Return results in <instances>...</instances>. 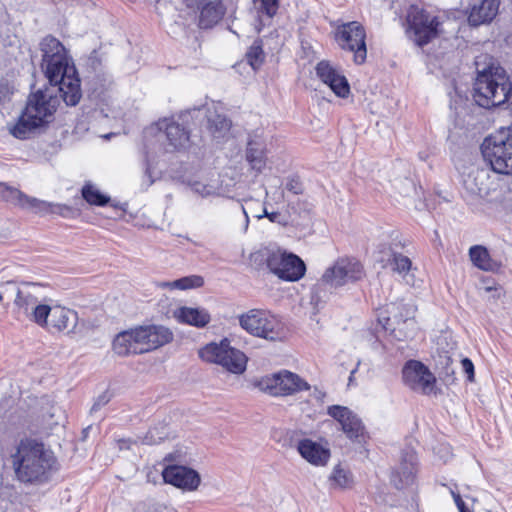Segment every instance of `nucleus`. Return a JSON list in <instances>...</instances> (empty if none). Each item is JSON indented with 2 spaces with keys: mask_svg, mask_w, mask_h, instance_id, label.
Instances as JSON below:
<instances>
[{
  "mask_svg": "<svg viewBox=\"0 0 512 512\" xmlns=\"http://www.w3.org/2000/svg\"><path fill=\"white\" fill-rule=\"evenodd\" d=\"M39 49L42 54L40 67L50 87L34 93V130L54 120L60 104L58 92L67 106H76L82 97L76 67L62 43L53 36H46Z\"/></svg>",
  "mask_w": 512,
  "mask_h": 512,
  "instance_id": "obj_1",
  "label": "nucleus"
},
{
  "mask_svg": "<svg viewBox=\"0 0 512 512\" xmlns=\"http://www.w3.org/2000/svg\"><path fill=\"white\" fill-rule=\"evenodd\" d=\"M512 86L505 70L493 63L477 70L474 100L483 108H492L508 102Z\"/></svg>",
  "mask_w": 512,
  "mask_h": 512,
  "instance_id": "obj_2",
  "label": "nucleus"
},
{
  "mask_svg": "<svg viewBox=\"0 0 512 512\" xmlns=\"http://www.w3.org/2000/svg\"><path fill=\"white\" fill-rule=\"evenodd\" d=\"M254 262H265L270 272L285 281H297L306 271L304 262L295 254L279 247H263L251 254Z\"/></svg>",
  "mask_w": 512,
  "mask_h": 512,
  "instance_id": "obj_3",
  "label": "nucleus"
},
{
  "mask_svg": "<svg viewBox=\"0 0 512 512\" xmlns=\"http://www.w3.org/2000/svg\"><path fill=\"white\" fill-rule=\"evenodd\" d=\"M165 137L167 144L164 147L166 152L186 149L190 144V132L188 128L179 121L168 118L159 120L144 130V149L156 152L155 144Z\"/></svg>",
  "mask_w": 512,
  "mask_h": 512,
  "instance_id": "obj_4",
  "label": "nucleus"
},
{
  "mask_svg": "<svg viewBox=\"0 0 512 512\" xmlns=\"http://www.w3.org/2000/svg\"><path fill=\"white\" fill-rule=\"evenodd\" d=\"M481 152L492 170L498 174L512 175V131L500 129L486 137Z\"/></svg>",
  "mask_w": 512,
  "mask_h": 512,
  "instance_id": "obj_5",
  "label": "nucleus"
},
{
  "mask_svg": "<svg viewBox=\"0 0 512 512\" xmlns=\"http://www.w3.org/2000/svg\"><path fill=\"white\" fill-rule=\"evenodd\" d=\"M416 308L414 305L403 301L386 305L378 315V322L385 330L399 341H404L414 336L416 322L414 319Z\"/></svg>",
  "mask_w": 512,
  "mask_h": 512,
  "instance_id": "obj_6",
  "label": "nucleus"
},
{
  "mask_svg": "<svg viewBox=\"0 0 512 512\" xmlns=\"http://www.w3.org/2000/svg\"><path fill=\"white\" fill-rule=\"evenodd\" d=\"M34 322L51 334H70L77 326L78 314L76 311L48 299L45 303L34 307Z\"/></svg>",
  "mask_w": 512,
  "mask_h": 512,
  "instance_id": "obj_7",
  "label": "nucleus"
},
{
  "mask_svg": "<svg viewBox=\"0 0 512 512\" xmlns=\"http://www.w3.org/2000/svg\"><path fill=\"white\" fill-rule=\"evenodd\" d=\"M239 325L250 335L268 341L284 338V327L280 319L268 310L251 309L239 315Z\"/></svg>",
  "mask_w": 512,
  "mask_h": 512,
  "instance_id": "obj_8",
  "label": "nucleus"
},
{
  "mask_svg": "<svg viewBox=\"0 0 512 512\" xmlns=\"http://www.w3.org/2000/svg\"><path fill=\"white\" fill-rule=\"evenodd\" d=\"M407 23L410 37L420 47L427 45L443 32V17L416 5L410 6Z\"/></svg>",
  "mask_w": 512,
  "mask_h": 512,
  "instance_id": "obj_9",
  "label": "nucleus"
},
{
  "mask_svg": "<svg viewBox=\"0 0 512 512\" xmlns=\"http://www.w3.org/2000/svg\"><path fill=\"white\" fill-rule=\"evenodd\" d=\"M335 40L341 49L353 53L354 63L363 64L367 57L366 31L361 23L351 21L339 25Z\"/></svg>",
  "mask_w": 512,
  "mask_h": 512,
  "instance_id": "obj_10",
  "label": "nucleus"
},
{
  "mask_svg": "<svg viewBox=\"0 0 512 512\" xmlns=\"http://www.w3.org/2000/svg\"><path fill=\"white\" fill-rule=\"evenodd\" d=\"M364 277L362 264L354 258H339L327 268L321 282L333 288L355 283Z\"/></svg>",
  "mask_w": 512,
  "mask_h": 512,
  "instance_id": "obj_11",
  "label": "nucleus"
},
{
  "mask_svg": "<svg viewBox=\"0 0 512 512\" xmlns=\"http://www.w3.org/2000/svg\"><path fill=\"white\" fill-rule=\"evenodd\" d=\"M60 470V463L53 450L43 443L34 442V486L53 482Z\"/></svg>",
  "mask_w": 512,
  "mask_h": 512,
  "instance_id": "obj_12",
  "label": "nucleus"
},
{
  "mask_svg": "<svg viewBox=\"0 0 512 512\" xmlns=\"http://www.w3.org/2000/svg\"><path fill=\"white\" fill-rule=\"evenodd\" d=\"M260 387L274 396L290 395L310 388L306 381L289 371H283L262 379Z\"/></svg>",
  "mask_w": 512,
  "mask_h": 512,
  "instance_id": "obj_13",
  "label": "nucleus"
},
{
  "mask_svg": "<svg viewBox=\"0 0 512 512\" xmlns=\"http://www.w3.org/2000/svg\"><path fill=\"white\" fill-rule=\"evenodd\" d=\"M403 381L410 389L430 394L434 391L436 378L423 363L410 360L402 370Z\"/></svg>",
  "mask_w": 512,
  "mask_h": 512,
  "instance_id": "obj_14",
  "label": "nucleus"
},
{
  "mask_svg": "<svg viewBox=\"0 0 512 512\" xmlns=\"http://www.w3.org/2000/svg\"><path fill=\"white\" fill-rule=\"evenodd\" d=\"M186 9L198 17V25L202 29L217 24L225 13L221 0H183Z\"/></svg>",
  "mask_w": 512,
  "mask_h": 512,
  "instance_id": "obj_15",
  "label": "nucleus"
},
{
  "mask_svg": "<svg viewBox=\"0 0 512 512\" xmlns=\"http://www.w3.org/2000/svg\"><path fill=\"white\" fill-rule=\"evenodd\" d=\"M135 343L138 345V351L141 354L155 350L167 343H169L172 338V332L160 325H146L139 326L133 329Z\"/></svg>",
  "mask_w": 512,
  "mask_h": 512,
  "instance_id": "obj_16",
  "label": "nucleus"
},
{
  "mask_svg": "<svg viewBox=\"0 0 512 512\" xmlns=\"http://www.w3.org/2000/svg\"><path fill=\"white\" fill-rule=\"evenodd\" d=\"M418 473V457L414 450L405 449L401 452L400 461L391 472L390 481L397 489L412 486Z\"/></svg>",
  "mask_w": 512,
  "mask_h": 512,
  "instance_id": "obj_17",
  "label": "nucleus"
},
{
  "mask_svg": "<svg viewBox=\"0 0 512 512\" xmlns=\"http://www.w3.org/2000/svg\"><path fill=\"white\" fill-rule=\"evenodd\" d=\"M327 414L339 422L349 439L357 442L364 439L365 427L361 419L348 407L332 405L328 407Z\"/></svg>",
  "mask_w": 512,
  "mask_h": 512,
  "instance_id": "obj_18",
  "label": "nucleus"
},
{
  "mask_svg": "<svg viewBox=\"0 0 512 512\" xmlns=\"http://www.w3.org/2000/svg\"><path fill=\"white\" fill-rule=\"evenodd\" d=\"M11 458L17 480L22 483H32V440L29 438L21 440Z\"/></svg>",
  "mask_w": 512,
  "mask_h": 512,
  "instance_id": "obj_19",
  "label": "nucleus"
},
{
  "mask_svg": "<svg viewBox=\"0 0 512 512\" xmlns=\"http://www.w3.org/2000/svg\"><path fill=\"white\" fill-rule=\"evenodd\" d=\"M463 187L467 193L482 199H488L495 191L494 182L490 180L485 169L472 168L463 178Z\"/></svg>",
  "mask_w": 512,
  "mask_h": 512,
  "instance_id": "obj_20",
  "label": "nucleus"
},
{
  "mask_svg": "<svg viewBox=\"0 0 512 512\" xmlns=\"http://www.w3.org/2000/svg\"><path fill=\"white\" fill-rule=\"evenodd\" d=\"M318 78L335 93L336 96L345 98L350 93L349 83L338 69L328 61H320L316 66Z\"/></svg>",
  "mask_w": 512,
  "mask_h": 512,
  "instance_id": "obj_21",
  "label": "nucleus"
},
{
  "mask_svg": "<svg viewBox=\"0 0 512 512\" xmlns=\"http://www.w3.org/2000/svg\"><path fill=\"white\" fill-rule=\"evenodd\" d=\"M162 476L166 483L189 491L196 490L200 484L199 474L185 466H168L163 470Z\"/></svg>",
  "mask_w": 512,
  "mask_h": 512,
  "instance_id": "obj_22",
  "label": "nucleus"
},
{
  "mask_svg": "<svg viewBox=\"0 0 512 512\" xmlns=\"http://www.w3.org/2000/svg\"><path fill=\"white\" fill-rule=\"evenodd\" d=\"M500 0H471L468 22L479 26L491 22L498 13Z\"/></svg>",
  "mask_w": 512,
  "mask_h": 512,
  "instance_id": "obj_23",
  "label": "nucleus"
},
{
  "mask_svg": "<svg viewBox=\"0 0 512 512\" xmlns=\"http://www.w3.org/2000/svg\"><path fill=\"white\" fill-rule=\"evenodd\" d=\"M297 451L302 458L314 466H325L330 458V450L327 446L307 438L298 442Z\"/></svg>",
  "mask_w": 512,
  "mask_h": 512,
  "instance_id": "obj_24",
  "label": "nucleus"
},
{
  "mask_svg": "<svg viewBox=\"0 0 512 512\" xmlns=\"http://www.w3.org/2000/svg\"><path fill=\"white\" fill-rule=\"evenodd\" d=\"M37 413L38 424L40 429L45 433L52 431L65 418L64 411L61 407L54 405L53 402L46 397L41 399V407L38 409Z\"/></svg>",
  "mask_w": 512,
  "mask_h": 512,
  "instance_id": "obj_25",
  "label": "nucleus"
},
{
  "mask_svg": "<svg viewBox=\"0 0 512 512\" xmlns=\"http://www.w3.org/2000/svg\"><path fill=\"white\" fill-rule=\"evenodd\" d=\"M469 257L473 265L483 271L496 272L502 266V262L493 257L488 249L482 245L470 247Z\"/></svg>",
  "mask_w": 512,
  "mask_h": 512,
  "instance_id": "obj_26",
  "label": "nucleus"
},
{
  "mask_svg": "<svg viewBox=\"0 0 512 512\" xmlns=\"http://www.w3.org/2000/svg\"><path fill=\"white\" fill-rule=\"evenodd\" d=\"M230 347V341L227 338H224L219 343H208L199 349L198 355L205 362L221 366L222 364H226L224 359Z\"/></svg>",
  "mask_w": 512,
  "mask_h": 512,
  "instance_id": "obj_27",
  "label": "nucleus"
},
{
  "mask_svg": "<svg viewBox=\"0 0 512 512\" xmlns=\"http://www.w3.org/2000/svg\"><path fill=\"white\" fill-rule=\"evenodd\" d=\"M230 347V341L227 338H224L219 343H208L199 349L198 355L205 362L221 366L222 364H226L224 359Z\"/></svg>",
  "mask_w": 512,
  "mask_h": 512,
  "instance_id": "obj_28",
  "label": "nucleus"
},
{
  "mask_svg": "<svg viewBox=\"0 0 512 512\" xmlns=\"http://www.w3.org/2000/svg\"><path fill=\"white\" fill-rule=\"evenodd\" d=\"M245 158L250 168L258 173L266 166V149L263 142L251 139L247 143Z\"/></svg>",
  "mask_w": 512,
  "mask_h": 512,
  "instance_id": "obj_29",
  "label": "nucleus"
},
{
  "mask_svg": "<svg viewBox=\"0 0 512 512\" xmlns=\"http://www.w3.org/2000/svg\"><path fill=\"white\" fill-rule=\"evenodd\" d=\"M207 129L211 137L215 140H221L226 137L231 128V122L225 115L216 111L207 110Z\"/></svg>",
  "mask_w": 512,
  "mask_h": 512,
  "instance_id": "obj_30",
  "label": "nucleus"
},
{
  "mask_svg": "<svg viewBox=\"0 0 512 512\" xmlns=\"http://www.w3.org/2000/svg\"><path fill=\"white\" fill-rule=\"evenodd\" d=\"M32 105V91L27 97L26 107L18 121L9 127L10 133L18 139H27L32 133V114L29 109Z\"/></svg>",
  "mask_w": 512,
  "mask_h": 512,
  "instance_id": "obj_31",
  "label": "nucleus"
},
{
  "mask_svg": "<svg viewBox=\"0 0 512 512\" xmlns=\"http://www.w3.org/2000/svg\"><path fill=\"white\" fill-rule=\"evenodd\" d=\"M177 319L196 327H204L210 321V315L205 309L181 307L175 312Z\"/></svg>",
  "mask_w": 512,
  "mask_h": 512,
  "instance_id": "obj_32",
  "label": "nucleus"
},
{
  "mask_svg": "<svg viewBox=\"0 0 512 512\" xmlns=\"http://www.w3.org/2000/svg\"><path fill=\"white\" fill-rule=\"evenodd\" d=\"M135 339L133 329L118 333L113 340V351L119 356L141 354Z\"/></svg>",
  "mask_w": 512,
  "mask_h": 512,
  "instance_id": "obj_33",
  "label": "nucleus"
},
{
  "mask_svg": "<svg viewBox=\"0 0 512 512\" xmlns=\"http://www.w3.org/2000/svg\"><path fill=\"white\" fill-rule=\"evenodd\" d=\"M224 361L226 364H222L221 367L225 370L233 374H242L246 370L248 358L243 352L231 346Z\"/></svg>",
  "mask_w": 512,
  "mask_h": 512,
  "instance_id": "obj_34",
  "label": "nucleus"
},
{
  "mask_svg": "<svg viewBox=\"0 0 512 512\" xmlns=\"http://www.w3.org/2000/svg\"><path fill=\"white\" fill-rule=\"evenodd\" d=\"M0 200L20 207H25L30 204L28 196L23 194L20 190L8 186L4 182H0Z\"/></svg>",
  "mask_w": 512,
  "mask_h": 512,
  "instance_id": "obj_35",
  "label": "nucleus"
},
{
  "mask_svg": "<svg viewBox=\"0 0 512 512\" xmlns=\"http://www.w3.org/2000/svg\"><path fill=\"white\" fill-rule=\"evenodd\" d=\"M204 281L201 276L191 275L183 277L174 281H167L159 283L161 288L187 290L191 288H198L203 285Z\"/></svg>",
  "mask_w": 512,
  "mask_h": 512,
  "instance_id": "obj_36",
  "label": "nucleus"
},
{
  "mask_svg": "<svg viewBox=\"0 0 512 512\" xmlns=\"http://www.w3.org/2000/svg\"><path fill=\"white\" fill-rule=\"evenodd\" d=\"M392 262L394 265L393 270L402 275L407 284L414 285L413 274H410L411 260L407 256L395 253Z\"/></svg>",
  "mask_w": 512,
  "mask_h": 512,
  "instance_id": "obj_37",
  "label": "nucleus"
},
{
  "mask_svg": "<svg viewBox=\"0 0 512 512\" xmlns=\"http://www.w3.org/2000/svg\"><path fill=\"white\" fill-rule=\"evenodd\" d=\"M330 485L333 488H349L353 484L352 474L337 465L333 468L331 475L329 476Z\"/></svg>",
  "mask_w": 512,
  "mask_h": 512,
  "instance_id": "obj_38",
  "label": "nucleus"
},
{
  "mask_svg": "<svg viewBox=\"0 0 512 512\" xmlns=\"http://www.w3.org/2000/svg\"><path fill=\"white\" fill-rule=\"evenodd\" d=\"M82 196L89 204L97 206H105L110 200L108 196L102 194L95 186L89 183L83 186Z\"/></svg>",
  "mask_w": 512,
  "mask_h": 512,
  "instance_id": "obj_39",
  "label": "nucleus"
},
{
  "mask_svg": "<svg viewBox=\"0 0 512 512\" xmlns=\"http://www.w3.org/2000/svg\"><path fill=\"white\" fill-rule=\"evenodd\" d=\"M187 184L192 192L203 198L218 194V188L215 185L200 179L188 180Z\"/></svg>",
  "mask_w": 512,
  "mask_h": 512,
  "instance_id": "obj_40",
  "label": "nucleus"
},
{
  "mask_svg": "<svg viewBox=\"0 0 512 512\" xmlns=\"http://www.w3.org/2000/svg\"><path fill=\"white\" fill-rule=\"evenodd\" d=\"M246 59L249 65L256 70L264 62L265 54L263 52L262 43L260 40H256L249 47L246 52Z\"/></svg>",
  "mask_w": 512,
  "mask_h": 512,
  "instance_id": "obj_41",
  "label": "nucleus"
},
{
  "mask_svg": "<svg viewBox=\"0 0 512 512\" xmlns=\"http://www.w3.org/2000/svg\"><path fill=\"white\" fill-rule=\"evenodd\" d=\"M151 152L148 149L144 150V165L145 171L141 179L140 188L141 190H147L155 181L152 172V164H151Z\"/></svg>",
  "mask_w": 512,
  "mask_h": 512,
  "instance_id": "obj_42",
  "label": "nucleus"
},
{
  "mask_svg": "<svg viewBox=\"0 0 512 512\" xmlns=\"http://www.w3.org/2000/svg\"><path fill=\"white\" fill-rule=\"evenodd\" d=\"M30 301L29 284L24 283L17 289L15 303L19 308H23L24 312H28V305Z\"/></svg>",
  "mask_w": 512,
  "mask_h": 512,
  "instance_id": "obj_43",
  "label": "nucleus"
},
{
  "mask_svg": "<svg viewBox=\"0 0 512 512\" xmlns=\"http://www.w3.org/2000/svg\"><path fill=\"white\" fill-rule=\"evenodd\" d=\"M259 11L267 15L268 18H272L278 10V0H258Z\"/></svg>",
  "mask_w": 512,
  "mask_h": 512,
  "instance_id": "obj_44",
  "label": "nucleus"
},
{
  "mask_svg": "<svg viewBox=\"0 0 512 512\" xmlns=\"http://www.w3.org/2000/svg\"><path fill=\"white\" fill-rule=\"evenodd\" d=\"M286 189L293 194H301L303 191L302 183L298 177L289 178L286 183Z\"/></svg>",
  "mask_w": 512,
  "mask_h": 512,
  "instance_id": "obj_45",
  "label": "nucleus"
},
{
  "mask_svg": "<svg viewBox=\"0 0 512 512\" xmlns=\"http://www.w3.org/2000/svg\"><path fill=\"white\" fill-rule=\"evenodd\" d=\"M109 401H110V394H109L107 391L103 392L102 394H100V395L96 398V400H95V402H94V404H93V406H92V408H91V411H92V412H95V411H97V410L101 409V408H102L103 406H105Z\"/></svg>",
  "mask_w": 512,
  "mask_h": 512,
  "instance_id": "obj_46",
  "label": "nucleus"
},
{
  "mask_svg": "<svg viewBox=\"0 0 512 512\" xmlns=\"http://www.w3.org/2000/svg\"><path fill=\"white\" fill-rule=\"evenodd\" d=\"M463 371L468 375L470 381L474 378V365L468 358H464L461 361Z\"/></svg>",
  "mask_w": 512,
  "mask_h": 512,
  "instance_id": "obj_47",
  "label": "nucleus"
},
{
  "mask_svg": "<svg viewBox=\"0 0 512 512\" xmlns=\"http://www.w3.org/2000/svg\"><path fill=\"white\" fill-rule=\"evenodd\" d=\"M451 494H452V497L455 501V504L457 505L458 509L460 512L462 511H466V507H465V503L463 502L461 496L459 495V493H456L454 491H451Z\"/></svg>",
  "mask_w": 512,
  "mask_h": 512,
  "instance_id": "obj_48",
  "label": "nucleus"
},
{
  "mask_svg": "<svg viewBox=\"0 0 512 512\" xmlns=\"http://www.w3.org/2000/svg\"><path fill=\"white\" fill-rule=\"evenodd\" d=\"M4 84L3 82H0V101H4L9 95L13 94V87H8V85H5V92L3 91Z\"/></svg>",
  "mask_w": 512,
  "mask_h": 512,
  "instance_id": "obj_49",
  "label": "nucleus"
},
{
  "mask_svg": "<svg viewBox=\"0 0 512 512\" xmlns=\"http://www.w3.org/2000/svg\"><path fill=\"white\" fill-rule=\"evenodd\" d=\"M267 218L273 223H285L284 221H282V216L279 212H271L270 214H267Z\"/></svg>",
  "mask_w": 512,
  "mask_h": 512,
  "instance_id": "obj_50",
  "label": "nucleus"
},
{
  "mask_svg": "<svg viewBox=\"0 0 512 512\" xmlns=\"http://www.w3.org/2000/svg\"><path fill=\"white\" fill-rule=\"evenodd\" d=\"M135 443L131 439H119L117 440V444L120 450L130 449V446Z\"/></svg>",
  "mask_w": 512,
  "mask_h": 512,
  "instance_id": "obj_51",
  "label": "nucleus"
},
{
  "mask_svg": "<svg viewBox=\"0 0 512 512\" xmlns=\"http://www.w3.org/2000/svg\"><path fill=\"white\" fill-rule=\"evenodd\" d=\"M149 435H147L144 439V443L146 444H156L157 443V440L153 437V434H152V431H149L148 433Z\"/></svg>",
  "mask_w": 512,
  "mask_h": 512,
  "instance_id": "obj_52",
  "label": "nucleus"
},
{
  "mask_svg": "<svg viewBox=\"0 0 512 512\" xmlns=\"http://www.w3.org/2000/svg\"><path fill=\"white\" fill-rule=\"evenodd\" d=\"M242 211H243V214H244V226H243V232H246L247 229H248V226H249V216L245 210V208L242 206Z\"/></svg>",
  "mask_w": 512,
  "mask_h": 512,
  "instance_id": "obj_53",
  "label": "nucleus"
},
{
  "mask_svg": "<svg viewBox=\"0 0 512 512\" xmlns=\"http://www.w3.org/2000/svg\"><path fill=\"white\" fill-rule=\"evenodd\" d=\"M324 396H325V394L323 392L318 391L317 389H315V398L317 400H322Z\"/></svg>",
  "mask_w": 512,
  "mask_h": 512,
  "instance_id": "obj_54",
  "label": "nucleus"
},
{
  "mask_svg": "<svg viewBox=\"0 0 512 512\" xmlns=\"http://www.w3.org/2000/svg\"><path fill=\"white\" fill-rule=\"evenodd\" d=\"M356 372V369L352 370L349 376V384L354 380V374Z\"/></svg>",
  "mask_w": 512,
  "mask_h": 512,
  "instance_id": "obj_55",
  "label": "nucleus"
},
{
  "mask_svg": "<svg viewBox=\"0 0 512 512\" xmlns=\"http://www.w3.org/2000/svg\"><path fill=\"white\" fill-rule=\"evenodd\" d=\"M271 212H268L266 208L263 210V215H258L257 217L260 219L262 217H267V214H270Z\"/></svg>",
  "mask_w": 512,
  "mask_h": 512,
  "instance_id": "obj_56",
  "label": "nucleus"
},
{
  "mask_svg": "<svg viewBox=\"0 0 512 512\" xmlns=\"http://www.w3.org/2000/svg\"><path fill=\"white\" fill-rule=\"evenodd\" d=\"M507 103H508V107L512 110V92H511V95H510Z\"/></svg>",
  "mask_w": 512,
  "mask_h": 512,
  "instance_id": "obj_57",
  "label": "nucleus"
},
{
  "mask_svg": "<svg viewBox=\"0 0 512 512\" xmlns=\"http://www.w3.org/2000/svg\"><path fill=\"white\" fill-rule=\"evenodd\" d=\"M89 428H90V427H87L86 429H84V430H83L84 437H86V436H87V432H88V429H89Z\"/></svg>",
  "mask_w": 512,
  "mask_h": 512,
  "instance_id": "obj_58",
  "label": "nucleus"
},
{
  "mask_svg": "<svg viewBox=\"0 0 512 512\" xmlns=\"http://www.w3.org/2000/svg\"><path fill=\"white\" fill-rule=\"evenodd\" d=\"M36 202H37V201H36V199L34 198V200H33V203H34V209L36 208Z\"/></svg>",
  "mask_w": 512,
  "mask_h": 512,
  "instance_id": "obj_59",
  "label": "nucleus"
},
{
  "mask_svg": "<svg viewBox=\"0 0 512 512\" xmlns=\"http://www.w3.org/2000/svg\"><path fill=\"white\" fill-rule=\"evenodd\" d=\"M485 289H486V291H490L492 288L491 287H486Z\"/></svg>",
  "mask_w": 512,
  "mask_h": 512,
  "instance_id": "obj_60",
  "label": "nucleus"
},
{
  "mask_svg": "<svg viewBox=\"0 0 512 512\" xmlns=\"http://www.w3.org/2000/svg\"><path fill=\"white\" fill-rule=\"evenodd\" d=\"M156 1L158 2L159 0H156Z\"/></svg>",
  "mask_w": 512,
  "mask_h": 512,
  "instance_id": "obj_61",
  "label": "nucleus"
}]
</instances>
